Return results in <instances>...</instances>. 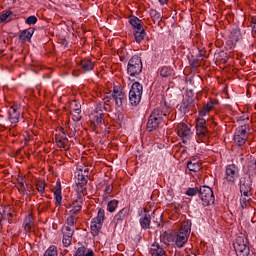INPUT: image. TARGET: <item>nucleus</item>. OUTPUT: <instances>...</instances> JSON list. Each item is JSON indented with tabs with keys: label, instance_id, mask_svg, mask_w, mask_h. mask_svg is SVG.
Masks as SVG:
<instances>
[{
	"label": "nucleus",
	"instance_id": "f257e3e1",
	"mask_svg": "<svg viewBox=\"0 0 256 256\" xmlns=\"http://www.w3.org/2000/svg\"><path fill=\"white\" fill-rule=\"evenodd\" d=\"M217 101L210 100L203 105L198 111V116L196 118V135L197 143H205L209 138V130H207L208 121H213V116L211 112L215 109Z\"/></svg>",
	"mask_w": 256,
	"mask_h": 256
},
{
	"label": "nucleus",
	"instance_id": "f03ea898",
	"mask_svg": "<svg viewBox=\"0 0 256 256\" xmlns=\"http://www.w3.org/2000/svg\"><path fill=\"white\" fill-rule=\"evenodd\" d=\"M189 235H191V223L184 222L179 231L175 233L174 245L181 249L189 241Z\"/></svg>",
	"mask_w": 256,
	"mask_h": 256
},
{
	"label": "nucleus",
	"instance_id": "7ed1b4c3",
	"mask_svg": "<svg viewBox=\"0 0 256 256\" xmlns=\"http://www.w3.org/2000/svg\"><path fill=\"white\" fill-rule=\"evenodd\" d=\"M249 133H251V127L249 124H244L236 128L234 133V143L238 147H243L245 143H247V139H249Z\"/></svg>",
	"mask_w": 256,
	"mask_h": 256
},
{
	"label": "nucleus",
	"instance_id": "20e7f679",
	"mask_svg": "<svg viewBox=\"0 0 256 256\" xmlns=\"http://www.w3.org/2000/svg\"><path fill=\"white\" fill-rule=\"evenodd\" d=\"M239 177H241V173L237 165L229 164L226 166L223 178L224 183L227 185H235Z\"/></svg>",
	"mask_w": 256,
	"mask_h": 256
},
{
	"label": "nucleus",
	"instance_id": "39448f33",
	"mask_svg": "<svg viewBox=\"0 0 256 256\" xmlns=\"http://www.w3.org/2000/svg\"><path fill=\"white\" fill-rule=\"evenodd\" d=\"M163 117H167V113H163V110L156 108L151 113L148 122H147V129L149 131H153L163 123Z\"/></svg>",
	"mask_w": 256,
	"mask_h": 256
},
{
	"label": "nucleus",
	"instance_id": "423d86ee",
	"mask_svg": "<svg viewBox=\"0 0 256 256\" xmlns=\"http://www.w3.org/2000/svg\"><path fill=\"white\" fill-rule=\"evenodd\" d=\"M141 71H143V62H141V57L135 55L128 62L127 73L130 77H137L141 75Z\"/></svg>",
	"mask_w": 256,
	"mask_h": 256
},
{
	"label": "nucleus",
	"instance_id": "0eeeda50",
	"mask_svg": "<svg viewBox=\"0 0 256 256\" xmlns=\"http://www.w3.org/2000/svg\"><path fill=\"white\" fill-rule=\"evenodd\" d=\"M104 221H105V210L100 208L98 210L97 216L92 219L91 225H90L91 233L93 237H97V235H99L103 227Z\"/></svg>",
	"mask_w": 256,
	"mask_h": 256
},
{
	"label": "nucleus",
	"instance_id": "6e6552de",
	"mask_svg": "<svg viewBox=\"0 0 256 256\" xmlns=\"http://www.w3.org/2000/svg\"><path fill=\"white\" fill-rule=\"evenodd\" d=\"M143 95V85L139 82H134L129 92V101L131 105H139Z\"/></svg>",
	"mask_w": 256,
	"mask_h": 256
},
{
	"label": "nucleus",
	"instance_id": "1a4fd4ad",
	"mask_svg": "<svg viewBox=\"0 0 256 256\" xmlns=\"http://www.w3.org/2000/svg\"><path fill=\"white\" fill-rule=\"evenodd\" d=\"M198 193L204 207H208V205L215 203V196L213 195V190L211 187L202 186L200 187Z\"/></svg>",
	"mask_w": 256,
	"mask_h": 256
},
{
	"label": "nucleus",
	"instance_id": "9d476101",
	"mask_svg": "<svg viewBox=\"0 0 256 256\" xmlns=\"http://www.w3.org/2000/svg\"><path fill=\"white\" fill-rule=\"evenodd\" d=\"M234 249L238 256H249V242L244 236H239L234 242Z\"/></svg>",
	"mask_w": 256,
	"mask_h": 256
},
{
	"label": "nucleus",
	"instance_id": "9b49d317",
	"mask_svg": "<svg viewBox=\"0 0 256 256\" xmlns=\"http://www.w3.org/2000/svg\"><path fill=\"white\" fill-rule=\"evenodd\" d=\"M177 135L179 138L182 139V142L187 145L189 141L191 140V137H193V132L191 131V128L185 124V123H179L176 128Z\"/></svg>",
	"mask_w": 256,
	"mask_h": 256
},
{
	"label": "nucleus",
	"instance_id": "f8f14e48",
	"mask_svg": "<svg viewBox=\"0 0 256 256\" xmlns=\"http://www.w3.org/2000/svg\"><path fill=\"white\" fill-rule=\"evenodd\" d=\"M55 141L60 149H69V139H67V134H65L63 128L56 130Z\"/></svg>",
	"mask_w": 256,
	"mask_h": 256
},
{
	"label": "nucleus",
	"instance_id": "ddd939ff",
	"mask_svg": "<svg viewBox=\"0 0 256 256\" xmlns=\"http://www.w3.org/2000/svg\"><path fill=\"white\" fill-rule=\"evenodd\" d=\"M103 117H105V114L97 110L90 115L91 123L96 129H103V127H105V124H103Z\"/></svg>",
	"mask_w": 256,
	"mask_h": 256
},
{
	"label": "nucleus",
	"instance_id": "4468645a",
	"mask_svg": "<svg viewBox=\"0 0 256 256\" xmlns=\"http://www.w3.org/2000/svg\"><path fill=\"white\" fill-rule=\"evenodd\" d=\"M70 114L72 115L73 121H81V103L72 101L70 103Z\"/></svg>",
	"mask_w": 256,
	"mask_h": 256
},
{
	"label": "nucleus",
	"instance_id": "2eb2a0df",
	"mask_svg": "<svg viewBox=\"0 0 256 256\" xmlns=\"http://www.w3.org/2000/svg\"><path fill=\"white\" fill-rule=\"evenodd\" d=\"M81 209H83V198L81 197L76 199L68 206V211L70 215H76V213H79Z\"/></svg>",
	"mask_w": 256,
	"mask_h": 256
},
{
	"label": "nucleus",
	"instance_id": "dca6fc26",
	"mask_svg": "<svg viewBox=\"0 0 256 256\" xmlns=\"http://www.w3.org/2000/svg\"><path fill=\"white\" fill-rule=\"evenodd\" d=\"M23 228L26 233H33V231H35V220L33 215L29 214L25 217Z\"/></svg>",
	"mask_w": 256,
	"mask_h": 256
},
{
	"label": "nucleus",
	"instance_id": "f3484780",
	"mask_svg": "<svg viewBox=\"0 0 256 256\" xmlns=\"http://www.w3.org/2000/svg\"><path fill=\"white\" fill-rule=\"evenodd\" d=\"M8 119L10 121V123L12 124H16L19 123V118L21 117V112L19 111V109H17V107L12 106L9 108L8 110Z\"/></svg>",
	"mask_w": 256,
	"mask_h": 256
},
{
	"label": "nucleus",
	"instance_id": "a211bd4d",
	"mask_svg": "<svg viewBox=\"0 0 256 256\" xmlns=\"http://www.w3.org/2000/svg\"><path fill=\"white\" fill-rule=\"evenodd\" d=\"M112 97L118 107L123 105V99H125V93L121 91L119 88H114Z\"/></svg>",
	"mask_w": 256,
	"mask_h": 256
},
{
	"label": "nucleus",
	"instance_id": "6ab92c4d",
	"mask_svg": "<svg viewBox=\"0 0 256 256\" xmlns=\"http://www.w3.org/2000/svg\"><path fill=\"white\" fill-rule=\"evenodd\" d=\"M54 199L58 207H61L63 205L62 204L63 196L61 194V182L56 183V186L54 188Z\"/></svg>",
	"mask_w": 256,
	"mask_h": 256
},
{
	"label": "nucleus",
	"instance_id": "aec40b11",
	"mask_svg": "<svg viewBox=\"0 0 256 256\" xmlns=\"http://www.w3.org/2000/svg\"><path fill=\"white\" fill-rule=\"evenodd\" d=\"M158 73L160 77L164 79H169V77H173L175 75V71L170 66H163L159 68Z\"/></svg>",
	"mask_w": 256,
	"mask_h": 256
},
{
	"label": "nucleus",
	"instance_id": "412c9836",
	"mask_svg": "<svg viewBox=\"0 0 256 256\" xmlns=\"http://www.w3.org/2000/svg\"><path fill=\"white\" fill-rule=\"evenodd\" d=\"M149 253L151 256H165V250L157 243L151 245Z\"/></svg>",
	"mask_w": 256,
	"mask_h": 256
},
{
	"label": "nucleus",
	"instance_id": "4be33fe9",
	"mask_svg": "<svg viewBox=\"0 0 256 256\" xmlns=\"http://www.w3.org/2000/svg\"><path fill=\"white\" fill-rule=\"evenodd\" d=\"M74 256H95V252L85 246H80L76 250Z\"/></svg>",
	"mask_w": 256,
	"mask_h": 256
},
{
	"label": "nucleus",
	"instance_id": "5701e85b",
	"mask_svg": "<svg viewBox=\"0 0 256 256\" xmlns=\"http://www.w3.org/2000/svg\"><path fill=\"white\" fill-rule=\"evenodd\" d=\"M201 167V162L197 159H192L187 163V168L189 171H193V173L201 171Z\"/></svg>",
	"mask_w": 256,
	"mask_h": 256
},
{
	"label": "nucleus",
	"instance_id": "b1692460",
	"mask_svg": "<svg viewBox=\"0 0 256 256\" xmlns=\"http://www.w3.org/2000/svg\"><path fill=\"white\" fill-rule=\"evenodd\" d=\"M79 65L83 71H93L95 67V64L89 58L81 60Z\"/></svg>",
	"mask_w": 256,
	"mask_h": 256
},
{
	"label": "nucleus",
	"instance_id": "393cba45",
	"mask_svg": "<svg viewBox=\"0 0 256 256\" xmlns=\"http://www.w3.org/2000/svg\"><path fill=\"white\" fill-rule=\"evenodd\" d=\"M162 241L165 245H175V232L164 233Z\"/></svg>",
	"mask_w": 256,
	"mask_h": 256
},
{
	"label": "nucleus",
	"instance_id": "a878e982",
	"mask_svg": "<svg viewBox=\"0 0 256 256\" xmlns=\"http://www.w3.org/2000/svg\"><path fill=\"white\" fill-rule=\"evenodd\" d=\"M34 33L35 30L33 29H26L20 33L19 39L20 41H31V37H33Z\"/></svg>",
	"mask_w": 256,
	"mask_h": 256
},
{
	"label": "nucleus",
	"instance_id": "bb28decb",
	"mask_svg": "<svg viewBox=\"0 0 256 256\" xmlns=\"http://www.w3.org/2000/svg\"><path fill=\"white\" fill-rule=\"evenodd\" d=\"M140 225H141L142 229H149V227H151V215L144 214L140 218Z\"/></svg>",
	"mask_w": 256,
	"mask_h": 256
},
{
	"label": "nucleus",
	"instance_id": "cd10ccee",
	"mask_svg": "<svg viewBox=\"0 0 256 256\" xmlns=\"http://www.w3.org/2000/svg\"><path fill=\"white\" fill-rule=\"evenodd\" d=\"M134 38L136 43H141V41L145 39V29L140 28L138 30H134Z\"/></svg>",
	"mask_w": 256,
	"mask_h": 256
},
{
	"label": "nucleus",
	"instance_id": "c85d7f7f",
	"mask_svg": "<svg viewBox=\"0 0 256 256\" xmlns=\"http://www.w3.org/2000/svg\"><path fill=\"white\" fill-rule=\"evenodd\" d=\"M9 21H13V12L6 11L0 15V23H9Z\"/></svg>",
	"mask_w": 256,
	"mask_h": 256
},
{
	"label": "nucleus",
	"instance_id": "c756f323",
	"mask_svg": "<svg viewBox=\"0 0 256 256\" xmlns=\"http://www.w3.org/2000/svg\"><path fill=\"white\" fill-rule=\"evenodd\" d=\"M128 216H129V209L123 208L115 215V219L116 221H123L127 219Z\"/></svg>",
	"mask_w": 256,
	"mask_h": 256
},
{
	"label": "nucleus",
	"instance_id": "7c9ffc66",
	"mask_svg": "<svg viewBox=\"0 0 256 256\" xmlns=\"http://www.w3.org/2000/svg\"><path fill=\"white\" fill-rule=\"evenodd\" d=\"M129 23H130V25H132L134 31L143 28V24H141V20H139V18H137L135 16L130 18Z\"/></svg>",
	"mask_w": 256,
	"mask_h": 256
},
{
	"label": "nucleus",
	"instance_id": "2f4dec72",
	"mask_svg": "<svg viewBox=\"0 0 256 256\" xmlns=\"http://www.w3.org/2000/svg\"><path fill=\"white\" fill-rule=\"evenodd\" d=\"M118 205L119 201L117 200H112L108 202L107 211H109V213H115V210L117 209Z\"/></svg>",
	"mask_w": 256,
	"mask_h": 256
},
{
	"label": "nucleus",
	"instance_id": "473e14b6",
	"mask_svg": "<svg viewBox=\"0 0 256 256\" xmlns=\"http://www.w3.org/2000/svg\"><path fill=\"white\" fill-rule=\"evenodd\" d=\"M62 233H63V237H73V228H71L70 226H64L62 229Z\"/></svg>",
	"mask_w": 256,
	"mask_h": 256
},
{
	"label": "nucleus",
	"instance_id": "72a5a7b5",
	"mask_svg": "<svg viewBox=\"0 0 256 256\" xmlns=\"http://www.w3.org/2000/svg\"><path fill=\"white\" fill-rule=\"evenodd\" d=\"M36 189H37L38 193L43 195V193H45V182L43 180H38L36 182Z\"/></svg>",
	"mask_w": 256,
	"mask_h": 256
},
{
	"label": "nucleus",
	"instance_id": "f704fd0d",
	"mask_svg": "<svg viewBox=\"0 0 256 256\" xmlns=\"http://www.w3.org/2000/svg\"><path fill=\"white\" fill-rule=\"evenodd\" d=\"M240 191L243 193L244 197H249V193H251V185L245 186V184H242L240 186Z\"/></svg>",
	"mask_w": 256,
	"mask_h": 256
},
{
	"label": "nucleus",
	"instance_id": "c9c22d12",
	"mask_svg": "<svg viewBox=\"0 0 256 256\" xmlns=\"http://www.w3.org/2000/svg\"><path fill=\"white\" fill-rule=\"evenodd\" d=\"M2 215L4 217V221L6 219L9 223H11V218L13 217V213H11V211H9V208H5L3 210Z\"/></svg>",
	"mask_w": 256,
	"mask_h": 256
},
{
	"label": "nucleus",
	"instance_id": "e433bc0d",
	"mask_svg": "<svg viewBox=\"0 0 256 256\" xmlns=\"http://www.w3.org/2000/svg\"><path fill=\"white\" fill-rule=\"evenodd\" d=\"M44 256H57V247H55V246H50V247L46 250Z\"/></svg>",
	"mask_w": 256,
	"mask_h": 256
},
{
	"label": "nucleus",
	"instance_id": "4c0bfd02",
	"mask_svg": "<svg viewBox=\"0 0 256 256\" xmlns=\"http://www.w3.org/2000/svg\"><path fill=\"white\" fill-rule=\"evenodd\" d=\"M197 193H199V190L197 188H188V190L186 191V195H188L189 197H194V195H196Z\"/></svg>",
	"mask_w": 256,
	"mask_h": 256
},
{
	"label": "nucleus",
	"instance_id": "58836bf2",
	"mask_svg": "<svg viewBox=\"0 0 256 256\" xmlns=\"http://www.w3.org/2000/svg\"><path fill=\"white\" fill-rule=\"evenodd\" d=\"M74 214H70V216L67 218V225L73 226L75 225L77 221V217L73 216Z\"/></svg>",
	"mask_w": 256,
	"mask_h": 256
},
{
	"label": "nucleus",
	"instance_id": "ea45409f",
	"mask_svg": "<svg viewBox=\"0 0 256 256\" xmlns=\"http://www.w3.org/2000/svg\"><path fill=\"white\" fill-rule=\"evenodd\" d=\"M25 23L27 25H35L37 23V18L35 16H29L26 20Z\"/></svg>",
	"mask_w": 256,
	"mask_h": 256
},
{
	"label": "nucleus",
	"instance_id": "a19ab883",
	"mask_svg": "<svg viewBox=\"0 0 256 256\" xmlns=\"http://www.w3.org/2000/svg\"><path fill=\"white\" fill-rule=\"evenodd\" d=\"M71 237L63 236L62 243L64 247H69L71 245Z\"/></svg>",
	"mask_w": 256,
	"mask_h": 256
},
{
	"label": "nucleus",
	"instance_id": "79ce46f5",
	"mask_svg": "<svg viewBox=\"0 0 256 256\" xmlns=\"http://www.w3.org/2000/svg\"><path fill=\"white\" fill-rule=\"evenodd\" d=\"M104 193L106 195H111V193H113V185H107L105 190H104Z\"/></svg>",
	"mask_w": 256,
	"mask_h": 256
},
{
	"label": "nucleus",
	"instance_id": "37998d69",
	"mask_svg": "<svg viewBox=\"0 0 256 256\" xmlns=\"http://www.w3.org/2000/svg\"><path fill=\"white\" fill-rule=\"evenodd\" d=\"M152 17H153V19H155L156 21H161V14L158 13L157 11H154V12L152 13Z\"/></svg>",
	"mask_w": 256,
	"mask_h": 256
},
{
	"label": "nucleus",
	"instance_id": "c03bdc74",
	"mask_svg": "<svg viewBox=\"0 0 256 256\" xmlns=\"http://www.w3.org/2000/svg\"><path fill=\"white\" fill-rule=\"evenodd\" d=\"M240 203H241V207L242 209H245V207H247V200L244 198L240 199Z\"/></svg>",
	"mask_w": 256,
	"mask_h": 256
},
{
	"label": "nucleus",
	"instance_id": "a18cd8bd",
	"mask_svg": "<svg viewBox=\"0 0 256 256\" xmlns=\"http://www.w3.org/2000/svg\"><path fill=\"white\" fill-rule=\"evenodd\" d=\"M252 31L256 33V18L252 19Z\"/></svg>",
	"mask_w": 256,
	"mask_h": 256
},
{
	"label": "nucleus",
	"instance_id": "49530a36",
	"mask_svg": "<svg viewBox=\"0 0 256 256\" xmlns=\"http://www.w3.org/2000/svg\"><path fill=\"white\" fill-rule=\"evenodd\" d=\"M3 221H5V218L3 216V213L0 212V229L3 227Z\"/></svg>",
	"mask_w": 256,
	"mask_h": 256
},
{
	"label": "nucleus",
	"instance_id": "de8ad7c7",
	"mask_svg": "<svg viewBox=\"0 0 256 256\" xmlns=\"http://www.w3.org/2000/svg\"><path fill=\"white\" fill-rule=\"evenodd\" d=\"M160 5H167L169 3V0H159Z\"/></svg>",
	"mask_w": 256,
	"mask_h": 256
},
{
	"label": "nucleus",
	"instance_id": "09e8293b",
	"mask_svg": "<svg viewBox=\"0 0 256 256\" xmlns=\"http://www.w3.org/2000/svg\"><path fill=\"white\" fill-rule=\"evenodd\" d=\"M19 185H20V187H21L22 189H25V183L19 182Z\"/></svg>",
	"mask_w": 256,
	"mask_h": 256
}]
</instances>
